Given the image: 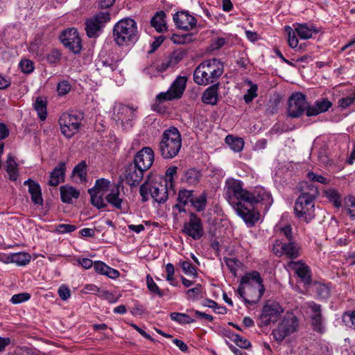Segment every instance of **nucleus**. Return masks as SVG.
I'll return each mask as SVG.
<instances>
[{"label": "nucleus", "mask_w": 355, "mask_h": 355, "mask_svg": "<svg viewBox=\"0 0 355 355\" xmlns=\"http://www.w3.org/2000/svg\"><path fill=\"white\" fill-rule=\"evenodd\" d=\"M332 103L327 98L318 100L312 105L308 107L306 110L307 116H316L320 113L327 112L331 107Z\"/></svg>", "instance_id": "5701e85b"}, {"label": "nucleus", "mask_w": 355, "mask_h": 355, "mask_svg": "<svg viewBox=\"0 0 355 355\" xmlns=\"http://www.w3.org/2000/svg\"><path fill=\"white\" fill-rule=\"evenodd\" d=\"M300 247L294 241L284 242L281 239H276L273 243L272 251L276 256H285L290 259H295L300 257Z\"/></svg>", "instance_id": "ddd939ff"}, {"label": "nucleus", "mask_w": 355, "mask_h": 355, "mask_svg": "<svg viewBox=\"0 0 355 355\" xmlns=\"http://www.w3.org/2000/svg\"><path fill=\"white\" fill-rule=\"evenodd\" d=\"M28 193L31 194V200L35 205H42L43 198L42 190L38 183L33 184L28 188Z\"/></svg>", "instance_id": "f704fd0d"}, {"label": "nucleus", "mask_w": 355, "mask_h": 355, "mask_svg": "<svg viewBox=\"0 0 355 355\" xmlns=\"http://www.w3.org/2000/svg\"><path fill=\"white\" fill-rule=\"evenodd\" d=\"M178 167L175 166H171L168 167L165 173L164 178H159V180H164L167 182L168 186L174 189V178L176 176Z\"/></svg>", "instance_id": "c03bdc74"}, {"label": "nucleus", "mask_w": 355, "mask_h": 355, "mask_svg": "<svg viewBox=\"0 0 355 355\" xmlns=\"http://www.w3.org/2000/svg\"><path fill=\"white\" fill-rule=\"evenodd\" d=\"M345 207L352 217H355V198L347 196L345 198Z\"/></svg>", "instance_id": "5fc2aeb1"}, {"label": "nucleus", "mask_w": 355, "mask_h": 355, "mask_svg": "<svg viewBox=\"0 0 355 355\" xmlns=\"http://www.w3.org/2000/svg\"><path fill=\"white\" fill-rule=\"evenodd\" d=\"M287 266L289 269L295 272L305 286L311 285L312 280L311 272L309 267L306 263H303L302 261H291L288 263Z\"/></svg>", "instance_id": "a211bd4d"}, {"label": "nucleus", "mask_w": 355, "mask_h": 355, "mask_svg": "<svg viewBox=\"0 0 355 355\" xmlns=\"http://www.w3.org/2000/svg\"><path fill=\"white\" fill-rule=\"evenodd\" d=\"M31 297V295L28 293H21L15 294L12 296L10 301L12 304H17L28 301Z\"/></svg>", "instance_id": "680f3d73"}, {"label": "nucleus", "mask_w": 355, "mask_h": 355, "mask_svg": "<svg viewBox=\"0 0 355 355\" xmlns=\"http://www.w3.org/2000/svg\"><path fill=\"white\" fill-rule=\"evenodd\" d=\"M60 196L63 202L71 203L73 198H78L80 193L72 187L63 186L60 187Z\"/></svg>", "instance_id": "7c9ffc66"}, {"label": "nucleus", "mask_w": 355, "mask_h": 355, "mask_svg": "<svg viewBox=\"0 0 355 355\" xmlns=\"http://www.w3.org/2000/svg\"><path fill=\"white\" fill-rule=\"evenodd\" d=\"M146 285L148 291L153 295H157L159 297H162L164 295V291H162L157 284L154 282L153 277L148 275L146 276Z\"/></svg>", "instance_id": "a19ab883"}, {"label": "nucleus", "mask_w": 355, "mask_h": 355, "mask_svg": "<svg viewBox=\"0 0 355 355\" xmlns=\"http://www.w3.org/2000/svg\"><path fill=\"white\" fill-rule=\"evenodd\" d=\"M318 187L313 183L304 182L301 194L297 198L294 211L297 218L309 223L315 217V199L318 196Z\"/></svg>", "instance_id": "f03ea898"}, {"label": "nucleus", "mask_w": 355, "mask_h": 355, "mask_svg": "<svg viewBox=\"0 0 355 355\" xmlns=\"http://www.w3.org/2000/svg\"><path fill=\"white\" fill-rule=\"evenodd\" d=\"M111 187V182L109 180L105 178H101L96 181L94 187L88 189V193L96 191L97 193H103L107 191Z\"/></svg>", "instance_id": "c9c22d12"}, {"label": "nucleus", "mask_w": 355, "mask_h": 355, "mask_svg": "<svg viewBox=\"0 0 355 355\" xmlns=\"http://www.w3.org/2000/svg\"><path fill=\"white\" fill-rule=\"evenodd\" d=\"M167 184L166 180L159 179L145 182L139 188L141 201L145 202L151 198L158 204L166 202L169 196L175 194L174 189Z\"/></svg>", "instance_id": "20e7f679"}, {"label": "nucleus", "mask_w": 355, "mask_h": 355, "mask_svg": "<svg viewBox=\"0 0 355 355\" xmlns=\"http://www.w3.org/2000/svg\"><path fill=\"white\" fill-rule=\"evenodd\" d=\"M182 232L193 240H198L204 235V229L202 220L193 212L189 214V220L186 223L182 229Z\"/></svg>", "instance_id": "dca6fc26"}, {"label": "nucleus", "mask_w": 355, "mask_h": 355, "mask_svg": "<svg viewBox=\"0 0 355 355\" xmlns=\"http://www.w3.org/2000/svg\"><path fill=\"white\" fill-rule=\"evenodd\" d=\"M112 36L119 46L135 44L139 37L137 22L130 17L119 20L113 27Z\"/></svg>", "instance_id": "39448f33"}, {"label": "nucleus", "mask_w": 355, "mask_h": 355, "mask_svg": "<svg viewBox=\"0 0 355 355\" xmlns=\"http://www.w3.org/2000/svg\"><path fill=\"white\" fill-rule=\"evenodd\" d=\"M70 89H71V85L66 80L62 81L58 84L57 90H58V94L60 96L65 95L70 91Z\"/></svg>", "instance_id": "338daca9"}, {"label": "nucleus", "mask_w": 355, "mask_h": 355, "mask_svg": "<svg viewBox=\"0 0 355 355\" xmlns=\"http://www.w3.org/2000/svg\"><path fill=\"white\" fill-rule=\"evenodd\" d=\"M355 101V91L352 95L342 98L338 101V106L341 109L344 110L350 106Z\"/></svg>", "instance_id": "13d9d810"}, {"label": "nucleus", "mask_w": 355, "mask_h": 355, "mask_svg": "<svg viewBox=\"0 0 355 355\" xmlns=\"http://www.w3.org/2000/svg\"><path fill=\"white\" fill-rule=\"evenodd\" d=\"M307 178L312 182H317L322 184H328L329 182L324 176L315 174L313 172H309L307 173Z\"/></svg>", "instance_id": "69168bd1"}, {"label": "nucleus", "mask_w": 355, "mask_h": 355, "mask_svg": "<svg viewBox=\"0 0 355 355\" xmlns=\"http://www.w3.org/2000/svg\"><path fill=\"white\" fill-rule=\"evenodd\" d=\"M207 205V194L202 193L197 197L193 198L191 200V205L197 211H203Z\"/></svg>", "instance_id": "4c0bfd02"}, {"label": "nucleus", "mask_w": 355, "mask_h": 355, "mask_svg": "<svg viewBox=\"0 0 355 355\" xmlns=\"http://www.w3.org/2000/svg\"><path fill=\"white\" fill-rule=\"evenodd\" d=\"M119 184H114L110 189V193L106 195L105 200L112 207L121 210L123 212L127 211V206L125 205V201L120 197Z\"/></svg>", "instance_id": "412c9836"}, {"label": "nucleus", "mask_w": 355, "mask_h": 355, "mask_svg": "<svg viewBox=\"0 0 355 355\" xmlns=\"http://www.w3.org/2000/svg\"><path fill=\"white\" fill-rule=\"evenodd\" d=\"M225 195L229 203L234 208L237 214L248 225H254L258 220L257 213L253 207L262 203L265 209H268L273 200L269 192L263 187H256L252 192L243 188L240 180L231 179L226 181Z\"/></svg>", "instance_id": "f257e3e1"}, {"label": "nucleus", "mask_w": 355, "mask_h": 355, "mask_svg": "<svg viewBox=\"0 0 355 355\" xmlns=\"http://www.w3.org/2000/svg\"><path fill=\"white\" fill-rule=\"evenodd\" d=\"M298 327L297 318L293 315H286L272 331L274 338L277 342L283 341L286 337L295 332Z\"/></svg>", "instance_id": "f8f14e48"}, {"label": "nucleus", "mask_w": 355, "mask_h": 355, "mask_svg": "<svg viewBox=\"0 0 355 355\" xmlns=\"http://www.w3.org/2000/svg\"><path fill=\"white\" fill-rule=\"evenodd\" d=\"M31 259V255L27 252H19L10 254L6 257L5 263H14L19 266L27 265Z\"/></svg>", "instance_id": "bb28decb"}, {"label": "nucleus", "mask_w": 355, "mask_h": 355, "mask_svg": "<svg viewBox=\"0 0 355 355\" xmlns=\"http://www.w3.org/2000/svg\"><path fill=\"white\" fill-rule=\"evenodd\" d=\"M257 85H252L248 89L247 94L244 95L243 99L245 103H250L257 96Z\"/></svg>", "instance_id": "e2e57ef3"}, {"label": "nucleus", "mask_w": 355, "mask_h": 355, "mask_svg": "<svg viewBox=\"0 0 355 355\" xmlns=\"http://www.w3.org/2000/svg\"><path fill=\"white\" fill-rule=\"evenodd\" d=\"M313 287L318 297L320 298L326 299L330 295L329 288L324 284L314 282L313 284Z\"/></svg>", "instance_id": "ea45409f"}, {"label": "nucleus", "mask_w": 355, "mask_h": 355, "mask_svg": "<svg viewBox=\"0 0 355 355\" xmlns=\"http://www.w3.org/2000/svg\"><path fill=\"white\" fill-rule=\"evenodd\" d=\"M225 143L234 152H241L244 146V141L241 137H236L232 135H229L225 137Z\"/></svg>", "instance_id": "2f4dec72"}, {"label": "nucleus", "mask_w": 355, "mask_h": 355, "mask_svg": "<svg viewBox=\"0 0 355 355\" xmlns=\"http://www.w3.org/2000/svg\"><path fill=\"white\" fill-rule=\"evenodd\" d=\"M218 85H213L204 92L202 96V101L206 104L216 105L218 101Z\"/></svg>", "instance_id": "cd10ccee"}, {"label": "nucleus", "mask_w": 355, "mask_h": 355, "mask_svg": "<svg viewBox=\"0 0 355 355\" xmlns=\"http://www.w3.org/2000/svg\"><path fill=\"white\" fill-rule=\"evenodd\" d=\"M200 178L201 173L198 170L190 168L184 172L182 180L190 185H195L199 182Z\"/></svg>", "instance_id": "473e14b6"}, {"label": "nucleus", "mask_w": 355, "mask_h": 355, "mask_svg": "<svg viewBox=\"0 0 355 355\" xmlns=\"http://www.w3.org/2000/svg\"><path fill=\"white\" fill-rule=\"evenodd\" d=\"M293 26L298 36L303 40L309 39L313 36V33H318L314 26H309L306 23H295Z\"/></svg>", "instance_id": "a878e982"}, {"label": "nucleus", "mask_w": 355, "mask_h": 355, "mask_svg": "<svg viewBox=\"0 0 355 355\" xmlns=\"http://www.w3.org/2000/svg\"><path fill=\"white\" fill-rule=\"evenodd\" d=\"M311 324L314 331L320 334H323L324 332L325 328L323 325V318L322 315L311 318Z\"/></svg>", "instance_id": "603ef678"}, {"label": "nucleus", "mask_w": 355, "mask_h": 355, "mask_svg": "<svg viewBox=\"0 0 355 355\" xmlns=\"http://www.w3.org/2000/svg\"><path fill=\"white\" fill-rule=\"evenodd\" d=\"M111 19L108 11L99 12L85 21V31L89 38L96 37Z\"/></svg>", "instance_id": "9d476101"}, {"label": "nucleus", "mask_w": 355, "mask_h": 355, "mask_svg": "<svg viewBox=\"0 0 355 355\" xmlns=\"http://www.w3.org/2000/svg\"><path fill=\"white\" fill-rule=\"evenodd\" d=\"M144 171L133 163H130L125 168V180L130 187L137 186L142 180Z\"/></svg>", "instance_id": "4be33fe9"}, {"label": "nucleus", "mask_w": 355, "mask_h": 355, "mask_svg": "<svg viewBox=\"0 0 355 355\" xmlns=\"http://www.w3.org/2000/svg\"><path fill=\"white\" fill-rule=\"evenodd\" d=\"M325 196L334 205L339 208L341 207V198L339 193L335 189H329L325 191Z\"/></svg>", "instance_id": "a18cd8bd"}, {"label": "nucleus", "mask_w": 355, "mask_h": 355, "mask_svg": "<svg viewBox=\"0 0 355 355\" xmlns=\"http://www.w3.org/2000/svg\"><path fill=\"white\" fill-rule=\"evenodd\" d=\"M60 40L65 47L75 54L79 53L82 49L81 39L76 28H69L62 31Z\"/></svg>", "instance_id": "2eb2a0df"}, {"label": "nucleus", "mask_w": 355, "mask_h": 355, "mask_svg": "<svg viewBox=\"0 0 355 355\" xmlns=\"http://www.w3.org/2000/svg\"><path fill=\"white\" fill-rule=\"evenodd\" d=\"M6 172L9 175L11 181H16L18 178L17 164L14 157L9 155L6 161Z\"/></svg>", "instance_id": "72a5a7b5"}, {"label": "nucleus", "mask_w": 355, "mask_h": 355, "mask_svg": "<svg viewBox=\"0 0 355 355\" xmlns=\"http://www.w3.org/2000/svg\"><path fill=\"white\" fill-rule=\"evenodd\" d=\"M288 116L291 118H298L304 112L306 113L309 105L306 101L305 95L302 93H295L291 96L288 102Z\"/></svg>", "instance_id": "4468645a"}, {"label": "nucleus", "mask_w": 355, "mask_h": 355, "mask_svg": "<svg viewBox=\"0 0 355 355\" xmlns=\"http://www.w3.org/2000/svg\"><path fill=\"white\" fill-rule=\"evenodd\" d=\"M89 193L91 196V203L92 205L98 209L106 207V203L105 202L104 198L103 197V193H97L96 191H93Z\"/></svg>", "instance_id": "37998d69"}, {"label": "nucleus", "mask_w": 355, "mask_h": 355, "mask_svg": "<svg viewBox=\"0 0 355 355\" xmlns=\"http://www.w3.org/2000/svg\"><path fill=\"white\" fill-rule=\"evenodd\" d=\"M264 291V286L259 272L253 271L241 277L237 294L245 304L252 305L261 300Z\"/></svg>", "instance_id": "7ed1b4c3"}, {"label": "nucleus", "mask_w": 355, "mask_h": 355, "mask_svg": "<svg viewBox=\"0 0 355 355\" xmlns=\"http://www.w3.org/2000/svg\"><path fill=\"white\" fill-rule=\"evenodd\" d=\"M169 65H170L169 62H162L160 64H158L157 67L150 65L144 69V72L150 76L155 75V71L157 73L163 72L167 69V68L169 67Z\"/></svg>", "instance_id": "8fccbe9b"}, {"label": "nucleus", "mask_w": 355, "mask_h": 355, "mask_svg": "<svg viewBox=\"0 0 355 355\" xmlns=\"http://www.w3.org/2000/svg\"><path fill=\"white\" fill-rule=\"evenodd\" d=\"M187 82L186 76H178L166 92H160L156 96L152 109L159 112H164V109L161 106V103L181 98L185 90Z\"/></svg>", "instance_id": "6e6552de"}, {"label": "nucleus", "mask_w": 355, "mask_h": 355, "mask_svg": "<svg viewBox=\"0 0 355 355\" xmlns=\"http://www.w3.org/2000/svg\"><path fill=\"white\" fill-rule=\"evenodd\" d=\"M343 320L347 327L355 329V311L345 313Z\"/></svg>", "instance_id": "bf43d9fd"}, {"label": "nucleus", "mask_w": 355, "mask_h": 355, "mask_svg": "<svg viewBox=\"0 0 355 355\" xmlns=\"http://www.w3.org/2000/svg\"><path fill=\"white\" fill-rule=\"evenodd\" d=\"M284 312V309L277 302L268 300L263 305L261 313L257 320L259 327H266L275 323Z\"/></svg>", "instance_id": "1a4fd4ad"}, {"label": "nucleus", "mask_w": 355, "mask_h": 355, "mask_svg": "<svg viewBox=\"0 0 355 355\" xmlns=\"http://www.w3.org/2000/svg\"><path fill=\"white\" fill-rule=\"evenodd\" d=\"M98 296L102 299L107 300L110 303H115L118 301L119 299L118 297H115L113 293L104 290L101 291Z\"/></svg>", "instance_id": "774afa93"}, {"label": "nucleus", "mask_w": 355, "mask_h": 355, "mask_svg": "<svg viewBox=\"0 0 355 355\" xmlns=\"http://www.w3.org/2000/svg\"><path fill=\"white\" fill-rule=\"evenodd\" d=\"M34 108L37 111L39 118L42 121H44L47 116L46 101L40 97H37L34 104Z\"/></svg>", "instance_id": "e433bc0d"}, {"label": "nucleus", "mask_w": 355, "mask_h": 355, "mask_svg": "<svg viewBox=\"0 0 355 355\" xmlns=\"http://www.w3.org/2000/svg\"><path fill=\"white\" fill-rule=\"evenodd\" d=\"M86 168H87V164L85 161H82L80 163H79L78 165H76L73 170V174L75 175H78L80 180L81 182L86 181Z\"/></svg>", "instance_id": "de8ad7c7"}, {"label": "nucleus", "mask_w": 355, "mask_h": 355, "mask_svg": "<svg viewBox=\"0 0 355 355\" xmlns=\"http://www.w3.org/2000/svg\"><path fill=\"white\" fill-rule=\"evenodd\" d=\"M307 307L311 310V313L310 318H317L322 315L321 306L314 302H309L307 303Z\"/></svg>", "instance_id": "6e6d98bb"}, {"label": "nucleus", "mask_w": 355, "mask_h": 355, "mask_svg": "<svg viewBox=\"0 0 355 355\" xmlns=\"http://www.w3.org/2000/svg\"><path fill=\"white\" fill-rule=\"evenodd\" d=\"M76 230V226L70 224H59L55 231L60 234L71 233Z\"/></svg>", "instance_id": "0e129e2a"}, {"label": "nucleus", "mask_w": 355, "mask_h": 355, "mask_svg": "<svg viewBox=\"0 0 355 355\" xmlns=\"http://www.w3.org/2000/svg\"><path fill=\"white\" fill-rule=\"evenodd\" d=\"M94 268L97 273L106 275L111 279H116L120 275L117 270L110 267L104 262L100 261L94 262Z\"/></svg>", "instance_id": "393cba45"}, {"label": "nucleus", "mask_w": 355, "mask_h": 355, "mask_svg": "<svg viewBox=\"0 0 355 355\" xmlns=\"http://www.w3.org/2000/svg\"><path fill=\"white\" fill-rule=\"evenodd\" d=\"M173 19L178 29L190 31L197 24V19L188 11H179L173 15Z\"/></svg>", "instance_id": "f3484780"}, {"label": "nucleus", "mask_w": 355, "mask_h": 355, "mask_svg": "<svg viewBox=\"0 0 355 355\" xmlns=\"http://www.w3.org/2000/svg\"><path fill=\"white\" fill-rule=\"evenodd\" d=\"M279 236H283L288 241H294L292 227L289 225L279 227L278 230Z\"/></svg>", "instance_id": "3c124183"}, {"label": "nucleus", "mask_w": 355, "mask_h": 355, "mask_svg": "<svg viewBox=\"0 0 355 355\" xmlns=\"http://www.w3.org/2000/svg\"><path fill=\"white\" fill-rule=\"evenodd\" d=\"M193 198V191L182 189L179 191L178 196V203L175 205V207L178 208L179 211H184V206L190 202L191 203V200Z\"/></svg>", "instance_id": "c85d7f7f"}, {"label": "nucleus", "mask_w": 355, "mask_h": 355, "mask_svg": "<svg viewBox=\"0 0 355 355\" xmlns=\"http://www.w3.org/2000/svg\"><path fill=\"white\" fill-rule=\"evenodd\" d=\"M229 338L235 343V344L243 349H250L252 347L250 342L239 336V334L230 333Z\"/></svg>", "instance_id": "79ce46f5"}, {"label": "nucleus", "mask_w": 355, "mask_h": 355, "mask_svg": "<svg viewBox=\"0 0 355 355\" xmlns=\"http://www.w3.org/2000/svg\"><path fill=\"white\" fill-rule=\"evenodd\" d=\"M166 14L164 11H159L152 17L151 26L159 33L166 30Z\"/></svg>", "instance_id": "c756f323"}, {"label": "nucleus", "mask_w": 355, "mask_h": 355, "mask_svg": "<svg viewBox=\"0 0 355 355\" xmlns=\"http://www.w3.org/2000/svg\"><path fill=\"white\" fill-rule=\"evenodd\" d=\"M19 67L22 72L25 73H30L34 69V64L30 60H22L19 62Z\"/></svg>", "instance_id": "052dcab7"}, {"label": "nucleus", "mask_w": 355, "mask_h": 355, "mask_svg": "<svg viewBox=\"0 0 355 355\" xmlns=\"http://www.w3.org/2000/svg\"><path fill=\"white\" fill-rule=\"evenodd\" d=\"M223 65L216 58L200 63L193 72V81L199 85L214 83L223 74Z\"/></svg>", "instance_id": "423d86ee"}, {"label": "nucleus", "mask_w": 355, "mask_h": 355, "mask_svg": "<svg viewBox=\"0 0 355 355\" xmlns=\"http://www.w3.org/2000/svg\"><path fill=\"white\" fill-rule=\"evenodd\" d=\"M180 265L183 272L187 275H191L196 277L197 275L196 270L195 267L188 261H180Z\"/></svg>", "instance_id": "864d4df0"}, {"label": "nucleus", "mask_w": 355, "mask_h": 355, "mask_svg": "<svg viewBox=\"0 0 355 355\" xmlns=\"http://www.w3.org/2000/svg\"><path fill=\"white\" fill-rule=\"evenodd\" d=\"M82 119V114L63 113L59 119L62 135L67 138H71L77 133L80 129Z\"/></svg>", "instance_id": "9b49d317"}, {"label": "nucleus", "mask_w": 355, "mask_h": 355, "mask_svg": "<svg viewBox=\"0 0 355 355\" xmlns=\"http://www.w3.org/2000/svg\"><path fill=\"white\" fill-rule=\"evenodd\" d=\"M65 170V163L63 162H59L58 166L55 167L50 173L49 184L55 187L58 185L60 182L63 181Z\"/></svg>", "instance_id": "b1692460"}, {"label": "nucleus", "mask_w": 355, "mask_h": 355, "mask_svg": "<svg viewBox=\"0 0 355 355\" xmlns=\"http://www.w3.org/2000/svg\"><path fill=\"white\" fill-rule=\"evenodd\" d=\"M170 318L172 320L175 321L181 324H191L196 322L189 315L186 313L173 312L170 314Z\"/></svg>", "instance_id": "58836bf2"}, {"label": "nucleus", "mask_w": 355, "mask_h": 355, "mask_svg": "<svg viewBox=\"0 0 355 355\" xmlns=\"http://www.w3.org/2000/svg\"><path fill=\"white\" fill-rule=\"evenodd\" d=\"M136 110L128 105H121L119 107L116 114V120L120 121L121 125L126 128L132 126V121L135 120L137 116Z\"/></svg>", "instance_id": "aec40b11"}, {"label": "nucleus", "mask_w": 355, "mask_h": 355, "mask_svg": "<svg viewBox=\"0 0 355 355\" xmlns=\"http://www.w3.org/2000/svg\"><path fill=\"white\" fill-rule=\"evenodd\" d=\"M98 69L101 67L107 68L110 71H114L116 69L118 64L117 62L113 60L108 58L100 59L97 62Z\"/></svg>", "instance_id": "09e8293b"}, {"label": "nucleus", "mask_w": 355, "mask_h": 355, "mask_svg": "<svg viewBox=\"0 0 355 355\" xmlns=\"http://www.w3.org/2000/svg\"><path fill=\"white\" fill-rule=\"evenodd\" d=\"M284 29L288 34V42L289 46L292 49L297 48L298 44V39L295 35V33H297L293 28L289 26H286Z\"/></svg>", "instance_id": "49530a36"}, {"label": "nucleus", "mask_w": 355, "mask_h": 355, "mask_svg": "<svg viewBox=\"0 0 355 355\" xmlns=\"http://www.w3.org/2000/svg\"><path fill=\"white\" fill-rule=\"evenodd\" d=\"M153 161V150L149 147H144L136 154L132 163L146 171L152 166Z\"/></svg>", "instance_id": "6ab92c4d"}, {"label": "nucleus", "mask_w": 355, "mask_h": 355, "mask_svg": "<svg viewBox=\"0 0 355 355\" xmlns=\"http://www.w3.org/2000/svg\"><path fill=\"white\" fill-rule=\"evenodd\" d=\"M202 286L201 284H198L194 288H190L187 291V295L188 299L195 300L202 294Z\"/></svg>", "instance_id": "4d7b16f0"}, {"label": "nucleus", "mask_w": 355, "mask_h": 355, "mask_svg": "<svg viewBox=\"0 0 355 355\" xmlns=\"http://www.w3.org/2000/svg\"><path fill=\"white\" fill-rule=\"evenodd\" d=\"M182 147V137L175 127L165 130L159 144L160 155L164 159H173L178 155Z\"/></svg>", "instance_id": "0eeeda50"}]
</instances>
